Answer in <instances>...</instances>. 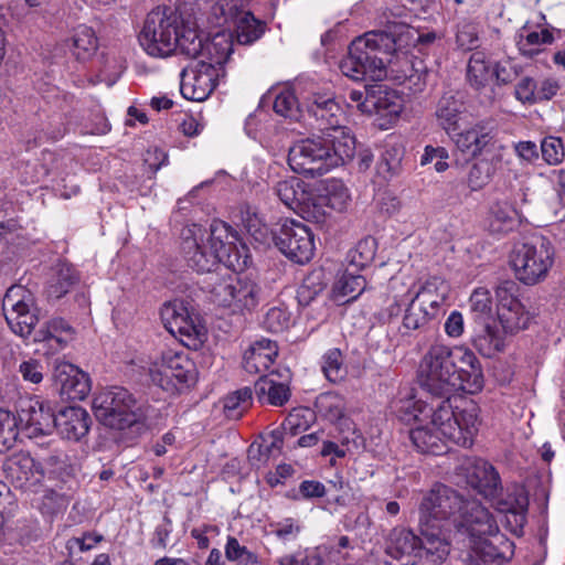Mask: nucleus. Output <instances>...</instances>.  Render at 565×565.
<instances>
[{"label":"nucleus","instance_id":"1","mask_svg":"<svg viewBox=\"0 0 565 565\" xmlns=\"http://www.w3.org/2000/svg\"><path fill=\"white\" fill-rule=\"evenodd\" d=\"M483 373L475 353L462 347L433 344L418 369L423 390L443 399L456 391L476 394L483 387Z\"/></svg>","mask_w":565,"mask_h":565},{"label":"nucleus","instance_id":"2","mask_svg":"<svg viewBox=\"0 0 565 565\" xmlns=\"http://www.w3.org/2000/svg\"><path fill=\"white\" fill-rule=\"evenodd\" d=\"M430 425L408 431L413 446L422 454L439 456L448 451V443L470 447L479 426V407L466 402L462 407L452 406L450 398L431 405Z\"/></svg>","mask_w":565,"mask_h":565},{"label":"nucleus","instance_id":"3","mask_svg":"<svg viewBox=\"0 0 565 565\" xmlns=\"http://www.w3.org/2000/svg\"><path fill=\"white\" fill-rule=\"evenodd\" d=\"M202 228L193 225V228L182 233V252L186 264L196 273H207L223 264L225 269L233 271L243 270L249 260L246 247L236 245L237 236L232 227L223 221L214 220L204 239Z\"/></svg>","mask_w":565,"mask_h":565},{"label":"nucleus","instance_id":"4","mask_svg":"<svg viewBox=\"0 0 565 565\" xmlns=\"http://www.w3.org/2000/svg\"><path fill=\"white\" fill-rule=\"evenodd\" d=\"M355 139L348 130H334L297 141L289 149L290 168L305 177H321L351 160Z\"/></svg>","mask_w":565,"mask_h":565},{"label":"nucleus","instance_id":"5","mask_svg":"<svg viewBox=\"0 0 565 565\" xmlns=\"http://www.w3.org/2000/svg\"><path fill=\"white\" fill-rule=\"evenodd\" d=\"M396 52V38L386 31H373L356 38L340 62L342 74L355 82H380L387 75Z\"/></svg>","mask_w":565,"mask_h":565},{"label":"nucleus","instance_id":"6","mask_svg":"<svg viewBox=\"0 0 565 565\" xmlns=\"http://www.w3.org/2000/svg\"><path fill=\"white\" fill-rule=\"evenodd\" d=\"M463 499L454 489L439 484L433 488L423 497L419 504V530L420 535L427 537V544L439 555L446 557L449 554V546L444 536L446 522L462 509Z\"/></svg>","mask_w":565,"mask_h":565},{"label":"nucleus","instance_id":"7","mask_svg":"<svg viewBox=\"0 0 565 565\" xmlns=\"http://www.w3.org/2000/svg\"><path fill=\"white\" fill-rule=\"evenodd\" d=\"M203 289L214 302L233 312H252L264 298L262 286L252 277L236 273H217L207 276Z\"/></svg>","mask_w":565,"mask_h":565},{"label":"nucleus","instance_id":"8","mask_svg":"<svg viewBox=\"0 0 565 565\" xmlns=\"http://www.w3.org/2000/svg\"><path fill=\"white\" fill-rule=\"evenodd\" d=\"M554 247L543 235H532L516 244L510 256V264L516 279L533 286L543 281L554 263Z\"/></svg>","mask_w":565,"mask_h":565},{"label":"nucleus","instance_id":"9","mask_svg":"<svg viewBox=\"0 0 565 565\" xmlns=\"http://www.w3.org/2000/svg\"><path fill=\"white\" fill-rule=\"evenodd\" d=\"M93 411L97 420L116 430L137 429L142 425V413L128 390L113 386L98 393L93 399Z\"/></svg>","mask_w":565,"mask_h":565},{"label":"nucleus","instance_id":"10","mask_svg":"<svg viewBox=\"0 0 565 565\" xmlns=\"http://www.w3.org/2000/svg\"><path fill=\"white\" fill-rule=\"evenodd\" d=\"M181 17L175 9L157 7L145 20L139 42L146 53L153 57H167L175 52L177 31Z\"/></svg>","mask_w":565,"mask_h":565},{"label":"nucleus","instance_id":"11","mask_svg":"<svg viewBox=\"0 0 565 565\" xmlns=\"http://www.w3.org/2000/svg\"><path fill=\"white\" fill-rule=\"evenodd\" d=\"M160 316L166 329L189 349H200L206 340V330L188 302L174 299L163 305Z\"/></svg>","mask_w":565,"mask_h":565},{"label":"nucleus","instance_id":"12","mask_svg":"<svg viewBox=\"0 0 565 565\" xmlns=\"http://www.w3.org/2000/svg\"><path fill=\"white\" fill-rule=\"evenodd\" d=\"M2 309L11 331L29 337L39 322V308L34 295L23 286H11L3 298Z\"/></svg>","mask_w":565,"mask_h":565},{"label":"nucleus","instance_id":"13","mask_svg":"<svg viewBox=\"0 0 565 565\" xmlns=\"http://www.w3.org/2000/svg\"><path fill=\"white\" fill-rule=\"evenodd\" d=\"M277 248L290 260L308 263L315 254V238L310 228L294 220H286L273 234Z\"/></svg>","mask_w":565,"mask_h":565},{"label":"nucleus","instance_id":"14","mask_svg":"<svg viewBox=\"0 0 565 565\" xmlns=\"http://www.w3.org/2000/svg\"><path fill=\"white\" fill-rule=\"evenodd\" d=\"M303 111L310 119V125L323 132L347 130L342 126L343 110L330 90H311L303 97Z\"/></svg>","mask_w":565,"mask_h":565},{"label":"nucleus","instance_id":"15","mask_svg":"<svg viewBox=\"0 0 565 565\" xmlns=\"http://www.w3.org/2000/svg\"><path fill=\"white\" fill-rule=\"evenodd\" d=\"M152 380L166 391H180L172 380L189 387L196 381V367L186 353L167 350L162 352L160 369L152 374Z\"/></svg>","mask_w":565,"mask_h":565},{"label":"nucleus","instance_id":"16","mask_svg":"<svg viewBox=\"0 0 565 565\" xmlns=\"http://www.w3.org/2000/svg\"><path fill=\"white\" fill-rule=\"evenodd\" d=\"M458 533L473 541L499 533L497 521L483 505L476 501H465L459 515L454 519Z\"/></svg>","mask_w":565,"mask_h":565},{"label":"nucleus","instance_id":"17","mask_svg":"<svg viewBox=\"0 0 565 565\" xmlns=\"http://www.w3.org/2000/svg\"><path fill=\"white\" fill-rule=\"evenodd\" d=\"M15 415L19 434L22 433L28 438L50 435L54 429L55 414L49 402L29 399L21 404Z\"/></svg>","mask_w":565,"mask_h":565},{"label":"nucleus","instance_id":"18","mask_svg":"<svg viewBox=\"0 0 565 565\" xmlns=\"http://www.w3.org/2000/svg\"><path fill=\"white\" fill-rule=\"evenodd\" d=\"M220 77L223 75L211 64L192 62L181 72V94L185 99L203 102L215 89Z\"/></svg>","mask_w":565,"mask_h":565},{"label":"nucleus","instance_id":"19","mask_svg":"<svg viewBox=\"0 0 565 565\" xmlns=\"http://www.w3.org/2000/svg\"><path fill=\"white\" fill-rule=\"evenodd\" d=\"M452 140L458 150L469 157L488 156L495 143L493 120H480L470 128L457 132Z\"/></svg>","mask_w":565,"mask_h":565},{"label":"nucleus","instance_id":"20","mask_svg":"<svg viewBox=\"0 0 565 565\" xmlns=\"http://www.w3.org/2000/svg\"><path fill=\"white\" fill-rule=\"evenodd\" d=\"M513 547V542L500 532L473 541L469 565H502L512 558Z\"/></svg>","mask_w":565,"mask_h":565},{"label":"nucleus","instance_id":"21","mask_svg":"<svg viewBox=\"0 0 565 565\" xmlns=\"http://www.w3.org/2000/svg\"><path fill=\"white\" fill-rule=\"evenodd\" d=\"M467 483L486 499H494L503 491L495 468L483 459H473L466 466Z\"/></svg>","mask_w":565,"mask_h":565},{"label":"nucleus","instance_id":"22","mask_svg":"<svg viewBox=\"0 0 565 565\" xmlns=\"http://www.w3.org/2000/svg\"><path fill=\"white\" fill-rule=\"evenodd\" d=\"M53 377L60 385L61 395L67 399L82 401L90 392L88 374L68 362L57 363Z\"/></svg>","mask_w":565,"mask_h":565},{"label":"nucleus","instance_id":"23","mask_svg":"<svg viewBox=\"0 0 565 565\" xmlns=\"http://www.w3.org/2000/svg\"><path fill=\"white\" fill-rule=\"evenodd\" d=\"M90 424V416L84 408L70 406L55 415L54 428L62 438L79 441L88 434Z\"/></svg>","mask_w":565,"mask_h":565},{"label":"nucleus","instance_id":"24","mask_svg":"<svg viewBox=\"0 0 565 565\" xmlns=\"http://www.w3.org/2000/svg\"><path fill=\"white\" fill-rule=\"evenodd\" d=\"M74 329L63 318L55 317L46 321L34 335V341L46 348V354L63 350L73 340Z\"/></svg>","mask_w":565,"mask_h":565},{"label":"nucleus","instance_id":"25","mask_svg":"<svg viewBox=\"0 0 565 565\" xmlns=\"http://www.w3.org/2000/svg\"><path fill=\"white\" fill-rule=\"evenodd\" d=\"M447 294L448 286L445 280L435 276L419 282L418 288L414 294L411 295L408 290L405 296L411 297L436 317H439L443 311Z\"/></svg>","mask_w":565,"mask_h":565},{"label":"nucleus","instance_id":"26","mask_svg":"<svg viewBox=\"0 0 565 565\" xmlns=\"http://www.w3.org/2000/svg\"><path fill=\"white\" fill-rule=\"evenodd\" d=\"M465 110V105L459 94L446 92L437 102L435 117L448 135L459 129V120Z\"/></svg>","mask_w":565,"mask_h":565},{"label":"nucleus","instance_id":"27","mask_svg":"<svg viewBox=\"0 0 565 565\" xmlns=\"http://www.w3.org/2000/svg\"><path fill=\"white\" fill-rule=\"evenodd\" d=\"M233 52V43L225 34H216L212 40L203 42L201 53L198 55L196 63L211 64V66L221 75H225L224 64Z\"/></svg>","mask_w":565,"mask_h":565},{"label":"nucleus","instance_id":"28","mask_svg":"<svg viewBox=\"0 0 565 565\" xmlns=\"http://www.w3.org/2000/svg\"><path fill=\"white\" fill-rule=\"evenodd\" d=\"M277 355L276 342L269 339L257 340L245 351L243 367L248 373H259L267 370Z\"/></svg>","mask_w":565,"mask_h":565},{"label":"nucleus","instance_id":"29","mask_svg":"<svg viewBox=\"0 0 565 565\" xmlns=\"http://www.w3.org/2000/svg\"><path fill=\"white\" fill-rule=\"evenodd\" d=\"M255 394L262 404L282 406L290 398V388L287 383L278 382L276 374L271 372L255 382Z\"/></svg>","mask_w":565,"mask_h":565},{"label":"nucleus","instance_id":"30","mask_svg":"<svg viewBox=\"0 0 565 565\" xmlns=\"http://www.w3.org/2000/svg\"><path fill=\"white\" fill-rule=\"evenodd\" d=\"M403 302L407 303L402 324L398 328L402 337H409L414 331L424 330L430 321L438 318L408 296H406V299H403Z\"/></svg>","mask_w":565,"mask_h":565},{"label":"nucleus","instance_id":"31","mask_svg":"<svg viewBox=\"0 0 565 565\" xmlns=\"http://www.w3.org/2000/svg\"><path fill=\"white\" fill-rule=\"evenodd\" d=\"M499 512L511 514L514 522L522 525L529 507V498L524 489L515 487L505 497L501 492L494 499H489Z\"/></svg>","mask_w":565,"mask_h":565},{"label":"nucleus","instance_id":"32","mask_svg":"<svg viewBox=\"0 0 565 565\" xmlns=\"http://www.w3.org/2000/svg\"><path fill=\"white\" fill-rule=\"evenodd\" d=\"M68 42L70 50L77 61H89L98 50V39L94 29L85 24L73 30Z\"/></svg>","mask_w":565,"mask_h":565},{"label":"nucleus","instance_id":"33","mask_svg":"<svg viewBox=\"0 0 565 565\" xmlns=\"http://www.w3.org/2000/svg\"><path fill=\"white\" fill-rule=\"evenodd\" d=\"M554 40L548 29L526 32V25H524L516 35V46L522 56L534 58L544 51V45H551Z\"/></svg>","mask_w":565,"mask_h":565},{"label":"nucleus","instance_id":"34","mask_svg":"<svg viewBox=\"0 0 565 565\" xmlns=\"http://www.w3.org/2000/svg\"><path fill=\"white\" fill-rule=\"evenodd\" d=\"M501 163V156L499 153H491L483 156L476 161L469 169L467 175V184L472 191H478L484 188L493 178Z\"/></svg>","mask_w":565,"mask_h":565},{"label":"nucleus","instance_id":"35","mask_svg":"<svg viewBox=\"0 0 565 565\" xmlns=\"http://www.w3.org/2000/svg\"><path fill=\"white\" fill-rule=\"evenodd\" d=\"M366 288V280L361 275H355L349 268L334 281L332 298L338 303L355 300Z\"/></svg>","mask_w":565,"mask_h":565},{"label":"nucleus","instance_id":"36","mask_svg":"<svg viewBox=\"0 0 565 565\" xmlns=\"http://www.w3.org/2000/svg\"><path fill=\"white\" fill-rule=\"evenodd\" d=\"M308 185L299 178L291 177L278 181L274 186L275 194L290 210L297 211L308 199Z\"/></svg>","mask_w":565,"mask_h":565},{"label":"nucleus","instance_id":"37","mask_svg":"<svg viewBox=\"0 0 565 565\" xmlns=\"http://www.w3.org/2000/svg\"><path fill=\"white\" fill-rule=\"evenodd\" d=\"M79 280L75 268L67 263H60L46 287L50 299L58 300L65 296Z\"/></svg>","mask_w":565,"mask_h":565},{"label":"nucleus","instance_id":"38","mask_svg":"<svg viewBox=\"0 0 565 565\" xmlns=\"http://www.w3.org/2000/svg\"><path fill=\"white\" fill-rule=\"evenodd\" d=\"M492 72L493 65L483 52L471 54L467 65V81L473 89L481 90L486 88L493 77Z\"/></svg>","mask_w":565,"mask_h":565},{"label":"nucleus","instance_id":"39","mask_svg":"<svg viewBox=\"0 0 565 565\" xmlns=\"http://www.w3.org/2000/svg\"><path fill=\"white\" fill-rule=\"evenodd\" d=\"M40 475H50L62 481L73 477L76 466L71 462L68 455L62 450H53L42 459Z\"/></svg>","mask_w":565,"mask_h":565},{"label":"nucleus","instance_id":"40","mask_svg":"<svg viewBox=\"0 0 565 565\" xmlns=\"http://www.w3.org/2000/svg\"><path fill=\"white\" fill-rule=\"evenodd\" d=\"M404 150L398 146H386L376 163V172L384 180L390 181L402 172Z\"/></svg>","mask_w":565,"mask_h":565},{"label":"nucleus","instance_id":"41","mask_svg":"<svg viewBox=\"0 0 565 565\" xmlns=\"http://www.w3.org/2000/svg\"><path fill=\"white\" fill-rule=\"evenodd\" d=\"M479 326L481 330L473 339L476 349L487 358L502 351L504 342L499 331L490 322L480 323Z\"/></svg>","mask_w":565,"mask_h":565},{"label":"nucleus","instance_id":"42","mask_svg":"<svg viewBox=\"0 0 565 565\" xmlns=\"http://www.w3.org/2000/svg\"><path fill=\"white\" fill-rule=\"evenodd\" d=\"M516 222V212L508 203H495L489 215V228L492 233H508Z\"/></svg>","mask_w":565,"mask_h":565},{"label":"nucleus","instance_id":"43","mask_svg":"<svg viewBox=\"0 0 565 565\" xmlns=\"http://www.w3.org/2000/svg\"><path fill=\"white\" fill-rule=\"evenodd\" d=\"M253 392L250 387H242L223 398V412L230 419H238L252 404Z\"/></svg>","mask_w":565,"mask_h":565},{"label":"nucleus","instance_id":"44","mask_svg":"<svg viewBox=\"0 0 565 565\" xmlns=\"http://www.w3.org/2000/svg\"><path fill=\"white\" fill-rule=\"evenodd\" d=\"M498 319L505 333L514 334L527 328L530 315L524 306L509 307L497 311Z\"/></svg>","mask_w":565,"mask_h":565},{"label":"nucleus","instance_id":"45","mask_svg":"<svg viewBox=\"0 0 565 565\" xmlns=\"http://www.w3.org/2000/svg\"><path fill=\"white\" fill-rule=\"evenodd\" d=\"M469 303L473 319L478 324L493 322L492 298L488 289H475L470 296Z\"/></svg>","mask_w":565,"mask_h":565},{"label":"nucleus","instance_id":"46","mask_svg":"<svg viewBox=\"0 0 565 565\" xmlns=\"http://www.w3.org/2000/svg\"><path fill=\"white\" fill-rule=\"evenodd\" d=\"M175 38V51L196 61L203 47V40L199 36L196 30L185 26L181 22Z\"/></svg>","mask_w":565,"mask_h":565},{"label":"nucleus","instance_id":"47","mask_svg":"<svg viewBox=\"0 0 565 565\" xmlns=\"http://www.w3.org/2000/svg\"><path fill=\"white\" fill-rule=\"evenodd\" d=\"M264 33V25L250 12H243L235 29L239 44L248 45L257 41Z\"/></svg>","mask_w":565,"mask_h":565},{"label":"nucleus","instance_id":"48","mask_svg":"<svg viewBox=\"0 0 565 565\" xmlns=\"http://www.w3.org/2000/svg\"><path fill=\"white\" fill-rule=\"evenodd\" d=\"M19 437L17 415L9 409L0 407V454L11 449Z\"/></svg>","mask_w":565,"mask_h":565},{"label":"nucleus","instance_id":"49","mask_svg":"<svg viewBox=\"0 0 565 565\" xmlns=\"http://www.w3.org/2000/svg\"><path fill=\"white\" fill-rule=\"evenodd\" d=\"M318 413L330 422H335L344 416L345 403L342 396L335 393H322L315 403Z\"/></svg>","mask_w":565,"mask_h":565},{"label":"nucleus","instance_id":"50","mask_svg":"<svg viewBox=\"0 0 565 565\" xmlns=\"http://www.w3.org/2000/svg\"><path fill=\"white\" fill-rule=\"evenodd\" d=\"M7 470L15 477L18 481L30 480L34 471H41V466L26 452L13 455L7 462Z\"/></svg>","mask_w":565,"mask_h":565},{"label":"nucleus","instance_id":"51","mask_svg":"<svg viewBox=\"0 0 565 565\" xmlns=\"http://www.w3.org/2000/svg\"><path fill=\"white\" fill-rule=\"evenodd\" d=\"M521 288L515 280L503 279L494 288L497 311L509 307L523 306L520 300Z\"/></svg>","mask_w":565,"mask_h":565},{"label":"nucleus","instance_id":"52","mask_svg":"<svg viewBox=\"0 0 565 565\" xmlns=\"http://www.w3.org/2000/svg\"><path fill=\"white\" fill-rule=\"evenodd\" d=\"M274 111L285 118L298 120L302 113V104H300L290 89L279 92L274 100Z\"/></svg>","mask_w":565,"mask_h":565},{"label":"nucleus","instance_id":"53","mask_svg":"<svg viewBox=\"0 0 565 565\" xmlns=\"http://www.w3.org/2000/svg\"><path fill=\"white\" fill-rule=\"evenodd\" d=\"M315 418V414L309 408H295L282 422L280 428L288 437L307 430Z\"/></svg>","mask_w":565,"mask_h":565},{"label":"nucleus","instance_id":"54","mask_svg":"<svg viewBox=\"0 0 565 565\" xmlns=\"http://www.w3.org/2000/svg\"><path fill=\"white\" fill-rule=\"evenodd\" d=\"M376 254V242L373 237L361 239L354 248L348 254V260L351 267L363 269L369 266Z\"/></svg>","mask_w":565,"mask_h":565},{"label":"nucleus","instance_id":"55","mask_svg":"<svg viewBox=\"0 0 565 565\" xmlns=\"http://www.w3.org/2000/svg\"><path fill=\"white\" fill-rule=\"evenodd\" d=\"M322 372L328 381L339 383L347 376V367L339 349H330L322 356Z\"/></svg>","mask_w":565,"mask_h":565},{"label":"nucleus","instance_id":"56","mask_svg":"<svg viewBox=\"0 0 565 565\" xmlns=\"http://www.w3.org/2000/svg\"><path fill=\"white\" fill-rule=\"evenodd\" d=\"M320 196L330 210L338 212L344 211L350 201L348 188L339 180H329L326 185V194Z\"/></svg>","mask_w":565,"mask_h":565},{"label":"nucleus","instance_id":"57","mask_svg":"<svg viewBox=\"0 0 565 565\" xmlns=\"http://www.w3.org/2000/svg\"><path fill=\"white\" fill-rule=\"evenodd\" d=\"M540 156L548 166H559L565 159V146L562 138L545 136L540 142Z\"/></svg>","mask_w":565,"mask_h":565},{"label":"nucleus","instance_id":"58","mask_svg":"<svg viewBox=\"0 0 565 565\" xmlns=\"http://www.w3.org/2000/svg\"><path fill=\"white\" fill-rule=\"evenodd\" d=\"M328 209L329 206L326 202H322L321 196L311 198L310 193H308V199L305 200L302 206L298 207L297 211H300L302 217L308 222L322 225L329 217Z\"/></svg>","mask_w":565,"mask_h":565},{"label":"nucleus","instance_id":"59","mask_svg":"<svg viewBox=\"0 0 565 565\" xmlns=\"http://www.w3.org/2000/svg\"><path fill=\"white\" fill-rule=\"evenodd\" d=\"M522 66L513 60H503L493 64V77L498 85H508L514 82L522 73Z\"/></svg>","mask_w":565,"mask_h":565},{"label":"nucleus","instance_id":"60","mask_svg":"<svg viewBox=\"0 0 565 565\" xmlns=\"http://www.w3.org/2000/svg\"><path fill=\"white\" fill-rule=\"evenodd\" d=\"M478 28L472 22H462L458 25L456 43L463 51H471L479 46Z\"/></svg>","mask_w":565,"mask_h":565},{"label":"nucleus","instance_id":"61","mask_svg":"<svg viewBox=\"0 0 565 565\" xmlns=\"http://www.w3.org/2000/svg\"><path fill=\"white\" fill-rule=\"evenodd\" d=\"M270 526L275 536L282 542L297 540L302 531L300 521L294 518L282 519Z\"/></svg>","mask_w":565,"mask_h":565},{"label":"nucleus","instance_id":"62","mask_svg":"<svg viewBox=\"0 0 565 565\" xmlns=\"http://www.w3.org/2000/svg\"><path fill=\"white\" fill-rule=\"evenodd\" d=\"M323 289L324 285L320 281V273L310 274L298 290L299 303L308 306Z\"/></svg>","mask_w":565,"mask_h":565},{"label":"nucleus","instance_id":"63","mask_svg":"<svg viewBox=\"0 0 565 565\" xmlns=\"http://www.w3.org/2000/svg\"><path fill=\"white\" fill-rule=\"evenodd\" d=\"M289 324V315L284 309L278 307L270 308L264 319L263 326L266 330L273 333H278L287 329Z\"/></svg>","mask_w":565,"mask_h":565},{"label":"nucleus","instance_id":"64","mask_svg":"<svg viewBox=\"0 0 565 565\" xmlns=\"http://www.w3.org/2000/svg\"><path fill=\"white\" fill-rule=\"evenodd\" d=\"M536 84L533 77H522L514 87V97L524 105L537 104Z\"/></svg>","mask_w":565,"mask_h":565}]
</instances>
